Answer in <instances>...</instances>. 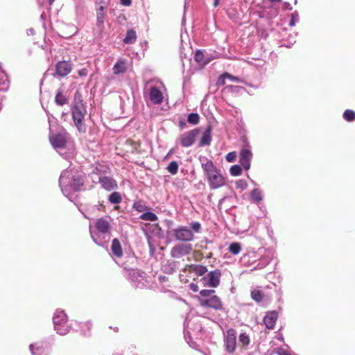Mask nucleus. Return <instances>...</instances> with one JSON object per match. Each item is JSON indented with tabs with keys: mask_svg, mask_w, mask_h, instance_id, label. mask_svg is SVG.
<instances>
[{
	"mask_svg": "<svg viewBox=\"0 0 355 355\" xmlns=\"http://www.w3.org/2000/svg\"><path fill=\"white\" fill-rule=\"evenodd\" d=\"M84 183L85 176L73 172L70 168L62 171L59 178V186L62 193L71 201L72 193L80 191Z\"/></svg>",
	"mask_w": 355,
	"mask_h": 355,
	"instance_id": "1",
	"label": "nucleus"
},
{
	"mask_svg": "<svg viewBox=\"0 0 355 355\" xmlns=\"http://www.w3.org/2000/svg\"><path fill=\"white\" fill-rule=\"evenodd\" d=\"M203 159L205 162L201 160L202 168L207 179L210 189L214 190L224 186L225 180L220 170L214 166L211 160L205 157Z\"/></svg>",
	"mask_w": 355,
	"mask_h": 355,
	"instance_id": "2",
	"label": "nucleus"
},
{
	"mask_svg": "<svg viewBox=\"0 0 355 355\" xmlns=\"http://www.w3.org/2000/svg\"><path fill=\"white\" fill-rule=\"evenodd\" d=\"M49 141L59 155L64 159L69 157L70 135L63 128H60L56 132H50Z\"/></svg>",
	"mask_w": 355,
	"mask_h": 355,
	"instance_id": "3",
	"label": "nucleus"
},
{
	"mask_svg": "<svg viewBox=\"0 0 355 355\" xmlns=\"http://www.w3.org/2000/svg\"><path fill=\"white\" fill-rule=\"evenodd\" d=\"M189 229L187 226H179L174 229L173 236L178 241L183 242L191 241L194 239L193 232L200 233L202 231L201 224L198 221H193L190 223Z\"/></svg>",
	"mask_w": 355,
	"mask_h": 355,
	"instance_id": "4",
	"label": "nucleus"
},
{
	"mask_svg": "<svg viewBox=\"0 0 355 355\" xmlns=\"http://www.w3.org/2000/svg\"><path fill=\"white\" fill-rule=\"evenodd\" d=\"M53 323L54 330L61 336L67 334L73 328L72 323L68 321L67 314L61 309L55 310L53 316Z\"/></svg>",
	"mask_w": 355,
	"mask_h": 355,
	"instance_id": "5",
	"label": "nucleus"
},
{
	"mask_svg": "<svg viewBox=\"0 0 355 355\" xmlns=\"http://www.w3.org/2000/svg\"><path fill=\"white\" fill-rule=\"evenodd\" d=\"M72 114V118L74 124L79 132H85L86 131V127L83 122L85 114V108L83 101L80 100L76 101L71 107Z\"/></svg>",
	"mask_w": 355,
	"mask_h": 355,
	"instance_id": "6",
	"label": "nucleus"
},
{
	"mask_svg": "<svg viewBox=\"0 0 355 355\" xmlns=\"http://www.w3.org/2000/svg\"><path fill=\"white\" fill-rule=\"evenodd\" d=\"M124 269L126 270V275L133 287L141 288L146 286V272L135 268L128 269L126 267H124Z\"/></svg>",
	"mask_w": 355,
	"mask_h": 355,
	"instance_id": "7",
	"label": "nucleus"
},
{
	"mask_svg": "<svg viewBox=\"0 0 355 355\" xmlns=\"http://www.w3.org/2000/svg\"><path fill=\"white\" fill-rule=\"evenodd\" d=\"M31 355H49L51 351V345L47 340H40L31 343L29 345Z\"/></svg>",
	"mask_w": 355,
	"mask_h": 355,
	"instance_id": "8",
	"label": "nucleus"
},
{
	"mask_svg": "<svg viewBox=\"0 0 355 355\" xmlns=\"http://www.w3.org/2000/svg\"><path fill=\"white\" fill-rule=\"evenodd\" d=\"M106 8L105 6L101 5L95 9L96 16L95 26L98 36L102 35L105 30V22L107 18Z\"/></svg>",
	"mask_w": 355,
	"mask_h": 355,
	"instance_id": "9",
	"label": "nucleus"
},
{
	"mask_svg": "<svg viewBox=\"0 0 355 355\" xmlns=\"http://www.w3.org/2000/svg\"><path fill=\"white\" fill-rule=\"evenodd\" d=\"M221 272L218 269L210 271L206 276L202 278L204 285H207L210 287L216 288L220 284V278Z\"/></svg>",
	"mask_w": 355,
	"mask_h": 355,
	"instance_id": "10",
	"label": "nucleus"
},
{
	"mask_svg": "<svg viewBox=\"0 0 355 355\" xmlns=\"http://www.w3.org/2000/svg\"><path fill=\"white\" fill-rule=\"evenodd\" d=\"M200 305L202 307H209L214 310L223 309V304L220 299L216 295H211L209 298L199 299Z\"/></svg>",
	"mask_w": 355,
	"mask_h": 355,
	"instance_id": "11",
	"label": "nucleus"
},
{
	"mask_svg": "<svg viewBox=\"0 0 355 355\" xmlns=\"http://www.w3.org/2000/svg\"><path fill=\"white\" fill-rule=\"evenodd\" d=\"M224 342L227 352L232 353L235 351L236 346V332L235 329H230L227 331Z\"/></svg>",
	"mask_w": 355,
	"mask_h": 355,
	"instance_id": "12",
	"label": "nucleus"
},
{
	"mask_svg": "<svg viewBox=\"0 0 355 355\" xmlns=\"http://www.w3.org/2000/svg\"><path fill=\"white\" fill-rule=\"evenodd\" d=\"M90 235L93 240V241L98 245L103 247V248H107L108 245V242L111 238L112 234H103V233H98V232H96L94 230H92L90 227Z\"/></svg>",
	"mask_w": 355,
	"mask_h": 355,
	"instance_id": "13",
	"label": "nucleus"
},
{
	"mask_svg": "<svg viewBox=\"0 0 355 355\" xmlns=\"http://www.w3.org/2000/svg\"><path fill=\"white\" fill-rule=\"evenodd\" d=\"M199 132V130L196 128L182 134L180 139V145L184 148L191 146L195 143Z\"/></svg>",
	"mask_w": 355,
	"mask_h": 355,
	"instance_id": "14",
	"label": "nucleus"
},
{
	"mask_svg": "<svg viewBox=\"0 0 355 355\" xmlns=\"http://www.w3.org/2000/svg\"><path fill=\"white\" fill-rule=\"evenodd\" d=\"M191 250V244H178L171 248V256L173 258H181L190 254Z\"/></svg>",
	"mask_w": 355,
	"mask_h": 355,
	"instance_id": "15",
	"label": "nucleus"
},
{
	"mask_svg": "<svg viewBox=\"0 0 355 355\" xmlns=\"http://www.w3.org/2000/svg\"><path fill=\"white\" fill-rule=\"evenodd\" d=\"M98 182L101 187L107 191H111L118 188L116 181L110 176H100L98 178Z\"/></svg>",
	"mask_w": 355,
	"mask_h": 355,
	"instance_id": "16",
	"label": "nucleus"
},
{
	"mask_svg": "<svg viewBox=\"0 0 355 355\" xmlns=\"http://www.w3.org/2000/svg\"><path fill=\"white\" fill-rule=\"evenodd\" d=\"M71 69L72 67L69 62L60 61L56 64L55 73H53V76L64 77L71 71Z\"/></svg>",
	"mask_w": 355,
	"mask_h": 355,
	"instance_id": "17",
	"label": "nucleus"
},
{
	"mask_svg": "<svg viewBox=\"0 0 355 355\" xmlns=\"http://www.w3.org/2000/svg\"><path fill=\"white\" fill-rule=\"evenodd\" d=\"M252 153L248 148H243L239 153V163L246 171L250 168Z\"/></svg>",
	"mask_w": 355,
	"mask_h": 355,
	"instance_id": "18",
	"label": "nucleus"
},
{
	"mask_svg": "<svg viewBox=\"0 0 355 355\" xmlns=\"http://www.w3.org/2000/svg\"><path fill=\"white\" fill-rule=\"evenodd\" d=\"M96 232L103 234H111V224L110 221L104 218H98L95 222Z\"/></svg>",
	"mask_w": 355,
	"mask_h": 355,
	"instance_id": "19",
	"label": "nucleus"
},
{
	"mask_svg": "<svg viewBox=\"0 0 355 355\" xmlns=\"http://www.w3.org/2000/svg\"><path fill=\"white\" fill-rule=\"evenodd\" d=\"M149 98L154 104H160L163 101V95L162 92L155 86L150 88Z\"/></svg>",
	"mask_w": 355,
	"mask_h": 355,
	"instance_id": "20",
	"label": "nucleus"
},
{
	"mask_svg": "<svg viewBox=\"0 0 355 355\" xmlns=\"http://www.w3.org/2000/svg\"><path fill=\"white\" fill-rule=\"evenodd\" d=\"M178 266V261L168 260L164 264L162 265V270L166 274L172 275L176 271Z\"/></svg>",
	"mask_w": 355,
	"mask_h": 355,
	"instance_id": "21",
	"label": "nucleus"
},
{
	"mask_svg": "<svg viewBox=\"0 0 355 355\" xmlns=\"http://www.w3.org/2000/svg\"><path fill=\"white\" fill-rule=\"evenodd\" d=\"M211 128L209 126L206 130L203 132L202 135L200 139L198 146L203 147L209 146L211 141Z\"/></svg>",
	"mask_w": 355,
	"mask_h": 355,
	"instance_id": "22",
	"label": "nucleus"
},
{
	"mask_svg": "<svg viewBox=\"0 0 355 355\" xmlns=\"http://www.w3.org/2000/svg\"><path fill=\"white\" fill-rule=\"evenodd\" d=\"M10 87V80L7 73L0 69V92H6Z\"/></svg>",
	"mask_w": 355,
	"mask_h": 355,
	"instance_id": "23",
	"label": "nucleus"
},
{
	"mask_svg": "<svg viewBox=\"0 0 355 355\" xmlns=\"http://www.w3.org/2000/svg\"><path fill=\"white\" fill-rule=\"evenodd\" d=\"M111 250L114 256L121 258L123 255L121 245L118 239H114L112 242Z\"/></svg>",
	"mask_w": 355,
	"mask_h": 355,
	"instance_id": "24",
	"label": "nucleus"
},
{
	"mask_svg": "<svg viewBox=\"0 0 355 355\" xmlns=\"http://www.w3.org/2000/svg\"><path fill=\"white\" fill-rule=\"evenodd\" d=\"M127 69V64L125 60H118L113 67V72L114 74H119L124 73Z\"/></svg>",
	"mask_w": 355,
	"mask_h": 355,
	"instance_id": "25",
	"label": "nucleus"
},
{
	"mask_svg": "<svg viewBox=\"0 0 355 355\" xmlns=\"http://www.w3.org/2000/svg\"><path fill=\"white\" fill-rule=\"evenodd\" d=\"M190 272L198 276H202L207 272V268L202 265L192 264L190 266Z\"/></svg>",
	"mask_w": 355,
	"mask_h": 355,
	"instance_id": "26",
	"label": "nucleus"
},
{
	"mask_svg": "<svg viewBox=\"0 0 355 355\" xmlns=\"http://www.w3.org/2000/svg\"><path fill=\"white\" fill-rule=\"evenodd\" d=\"M137 40V34L133 29L128 30L123 42L126 44H134Z\"/></svg>",
	"mask_w": 355,
	"mask_h": 355,
	"instance_id": "27",
	"label": "nucleus"
},
{
	"mask_svg": "<svg viewBox=\"0 0 355 355\" xmlns=\"http://www.w3.org/2000/svg\"><path fill=\"white\" fill-rule=\"evenodd\" d=\"M278 318V313L276 311H271L268 313V329H273Z\"/></svg>",
	"mask_w": 355,
	"mask_h": 355,
	"instance_id": "28",
	"label": "nucleus"
},
{
	"mask_svg": "<svg viewBox=\"0 0 355 355\" xmlns=\"http://www.w3.org/2000/svg\"><path fill=\"white\" fill-rule=\"evenodd\" d=\"M139 218L143 220H147L150 222H155L157 220L158 217L157 216L151 211H146L143 213L140 216Z\"/></svg>",
	"mask_w": 355,
	"mask_h": 355,
	"instance_id": "29",
	"label": "nucleus"
},
{
	"mask_svg": "<svg viewBox=\"0 0 355 355\" xmlns=\"http://www.w3.org/2000/svg\"><path fill=\"white\" fill-rule=\"evenodd\" d=\"M250 198L251 200L256 204L260 202L262 200L261 191L258 189H254L250 193Z\"/></svg>",
	"mask_w": 355,
	"mask_h": 355,
	"instance_id": "30",
	"label": "nucleus"
},
{
	"mask_svg": "<svg viewBox=\"0 0 355 355\" xmlns=\"http://www.w3.org/2000/svg\"><path fill=\"white\" fill-rule=\"evenodd\" d=\"M108 200L111 204L116 205L121 202L122 197L120 193L114 191L109 196Z\"/></svg>",
	"mask_w": 355,
	"mask_h": 355,
	"instance_id": "31",
	"label": "nucleus"
},
{
	"mask_svg": "<svg viewBox=\"0 0 355 355\" xmlns=\"http://www.w3.org/2000/svg\"><path fill=\"white\" fill-rule=\"evenodd\" d=\"M68 101L66 96L63 95L60 91H58L55 97V102L58 105H64Z\"/></svg>",
	"mask_w": 355,
	"mask_h": 355,
	"instance_id": "32",
	"label": "nucleus"
},
{
	"mask_svg": "<svg viewBox=\"0 0 355 355\" xmlns=\"http://www.w3.org/2000/svg\"><path fill=\"white\" fill-rule=\"evenodd\" d=\"M241 250V246L239 243L234 242L230 245L229 251L234 255L238 254Z\"/></svg>",
	"mask_w": 355,
	"mask_h": 355,
	"instance_id": "33",
	"label": "nucleus"
},
{
	"mask_svg": "<svg viewBox=\"0 0 355 355\" xmlns=\"http://www.w3.org/2000/svg\"><path fill=\"white\" fill-rule=\"evenodd\" d=\"M251 297L257 302H260L263 297V293L260 290H253L251 292Z\"/></svg>",
	"mask_w": 355,
	"mask_h": 355,
	"instance_id": "34",
	"label": "nucleus"
},
{
	"mask_svg": "<svg viewBox=\"0 0 355 355\" xmlns=\"http://www.w3.org/2000/svg\"><path fill=\"white\" fill-rule=\"evenodd\" d=\"M200 119L199 114L196 112L190 113L187 117V121L192 125H196L198 123Z\"/></svg>",
	"mask_w": 355,
	"mask_h": 355,
	"instance_id": "35",
	"label": "nucleus"
},
{
	"mask_svg": "<svg viewBox=\"0 0 355 355\" xmlns=\"http://www.w3.org/2000/svg\"><path fill=\"white\" fill-rule=\"evenodd\" d=\"M343 118L347 121H354L355 120V112L352 110H346L343 113Z\"/></svg>",
	"mask_w": 355,
	"mask_h": 355,
	"instance_id": "36",
	"label": "nucleus"
},
{
	"mask_svg": "<svg viewBox=\"0 0 355 355\" xmlns=\"http://www.w3.org/2000/svg\"><path fill=\"white\" fill-rule=\"evenodd\" d=\"M178 168L179 165L178 162L175 161H172L167 166V170L171 175H175L178 171Z\"/></svg>",
	"mask_w": 355,
	"mask_h": 355,
	"instance_id": "37",
	"label": "nucleus"
},
{
	"mask_svg": "<svg viewBox=\"0 0 355 355\" xmlns=\"http://www.w3.org/2000/svg\"><path fill=\"white\" fill-rule=\"evenodd\" d=\"M242 168L241 165L235 164L231 166L230 173L232 176H239L241 174Z\"/></svg>",
	"mask_w": 355,
	"mask_h": 355,
	"instance_id": "38",
	"label": "nucleus"
},
{
	"mask_svg": "<svg viewBox=\"0 0 355 355\" xmlns=\"http://www.w3.org/2000/svg\"><path fill=\"white\" fill-rule=\"evenodd\" d=\"M132 207L138 212H143L146 209V205L141 200L135 201Z\"/></svg>",
	"mask_w": 355,
	"mask_h": 355,
	"instance_id": "39",
	"label": "nucleus"
},
{
	"mask_svg": "<svg viewBox=\"0 0 355 355\" xmlns=\"http://www.w3.org/2000/svg\"><path fill=\"white\" fill-rule=\"evenodd\" d=\"M239 340L243 345H248L250 344V338L245 333H241L239 335Z\"/></svg>",
	"mask_w": 355,
	"mask_h": 355,
	"instance_id": "40",
	"label": "nucleus"
},
{
	"mask_svg": "<svg viewBox=\"0 0 355 355\" xmlns=\"http://www.w3.org/2000/svg\"><path fill=\"white\" fill-rule=\"evenodd\" d=\"M215 293L214 290H208V289H203L200 291V295L201 297L205 298H209L211 295H214L213 294Z\"/></svg>",
	"mask_w": 355,
	"mask_h": 355,
	"instance_id": "41",
	"label": "nucleus"
},
{
	"mask_svg": "<svg viewBox=\"0 0 355 355\" xmlns=\"http://www.w3.org/2000/svg\"><path fill=\"white\" fill-rule=\"evenodd\" d=\"M204 58V53L202 51L198 49L194 55V60L196 62H202Z\"/></svg>",
	"mask_w": 355,
	"mask_h": 355,
	"instance_id": "42",
	"label": "nucleus"
},
{
	"mask_svg": "<svg viewBox=\"0 0 355 355\" xmlns=\"http://www.w3.org/2000/svg\"><path fill=\"white\" fill-rule=\"evenodd\" d=\"M236 158V153L235 151L228 153L225 156V159L227 162H233Z\"/></svg>",
	"mask_w": 355,
	"mask_h": 355,
	"instance_id": "43",
	"label": "nucleus"
},
{
	"mask_svg": "<svg viewBox=\"0 0 355 355\" xmlns=\"http://www.w3.org/2000/svg\"><path fill=\"white\" fill-rule=\"evenodd\" d=\"M236 187L237 189H241V190H244L247 188L248 184L244 180H239L236 182Z\"/></svg>",
	"mask_w": 355,
	"mask_h": 355,
	"instance_id": "44",
	"label": "nucleus"
},
{
	"mask_svg": "<svg viewBox=\"0 0 355 355\" xmlns=\"http://www.w3.org/2000/svg\"><path fill=\"white\" fill-rule=\"evenodd\" d=\"M227 79V77L225 76V73H223L221 74L217 79L216 85L218 86H223L225 85V80Z\"/></svg>",
	"mask_w": 355,
	"mask_h": 355,
	"instance_id": "45",
	"label": "nucleus"
},
{
	"mask_svg": "<svg viewBox=\"0 0 355 355\" xmlns=\"http://www.w3.org/2000/svg\"><path fill=\"white\" fill-rule=\"evenodd\" d=\"M225 76L227 77V79H229L230 80H231L232 82L239 83L241 81V80L239 77L232 76V74H230L227 72H225Z\"/></svg>",
	"mask_w": 355,
	"mask_h": 355,
	"instance_id": "46",
	"label": "nucleus"
},
{
	"mask_svg": "<svg viewBox=\"0 0 355 355\" xmlns=\"http://www.w3.org/2000/svg\"><path fill=\"white\" fill-rule=\"evenodd\" d=\"M227 88H228L232 92H239L240 89H243V87L241 86H234V85H230L227 86Z\"/></svg>",
	"mask_w": 355,
	"mask_h": 355,
	"instance_id": "47",
	"label": "nucleus"
},
{
	"mask_svg": "<svg viewBox=\"0 0 355 355\" xmlns=\"http://www.w3.org/2000/svg\"><path fill=\"white\" fill-rule=\"evenodd\" d=\"M165 223L168 227V230H167V233L168 234L169 233V230L172 227L173 225V220H168V219H166L165 220Z\"/></svg>",
	"mask_w": 355,
	"mask_h": 355,
	"instance_id": "48",
	"label": "nucleus"
},
{
	"mask_svg": "<svg viewBox=\"0 0 355 355\" xmlns=\"http://www.w3.org/2000/svg\"><path fill=\"white\" fill-rule=\"evenodd\" d=\"M190 289L193 292H198V286L195 283H191L189 284Z\"/></svg>",
	"mask_w": 355,
	"mask_h": 355,
	"instance_id": "49",
	"label": "nucleus"
},
{
	"mask_svg": "<svg viewBox=\"0 0 355 355\" xmlns=\"http://www.w3.org/2000/svg\"><path fill=\"white\" fill-rule=\"evenodd\" d=\"M78 74L80 76H86L87 75V69L85 68L81 69L78 71Z\"/></svg>",
	"mask_w": 355,
	"mask_h": 355,
	"instance_id": "50",
	"label": "nucleus"
},
{
	"mask_svg": "<svg viewBox=\"0 0 355 355\" xmlns=\"http://www.w3.org/2000/svg\"><path fill=\"white\" fill-rule=\"evenodd\" d=\"M158 279L160 283H164L168 280V277L164 275H160Z\"/></svg>",
	"mask_w": 355,
	"mask_h": 355,
	"instance_id": "51",
	"label": "nucleus"
},
{
	"mask_svg": "<svg viewBox=\"0 0 355 355\" xmlns=\"http://www.w3.org/2000/svg\"><path fill=\"white\" fill-rule=\"evenodd\" d=\"M121 3L125 6H128L131 4V0H121Z\"/></svg>",
	"mask_w": 355,
	"mask_h": 355,
	"instance_id": "52",
	"label": "nucleus"
},
{
	"mask_svg": "<svg viewBox=\"0 0 355 355\" xmlns=\"http://www.w3.org/2000/svg\"><path fill=\"white\" fill-rule=\"evenodd\" d=\"M184 338L186 340V341L189 343V340H191V335L189 332L186 331L184 330Z\"/></svg>",
	"mask_w": 355,
	"mask_h": 355,
	"instance_id": "53",
	"label": "nucleus"
},
{
	"mask_svg": "<svg viewBox=\"0 0 355 355\" xmlns=\"http://www.w3.org/2000/svg\"><path fill=\"white\" fill-rule=\"evenodd\" d=\"M279 355H291L287 351L284 349H279L278 351Z\"/></svg>",
	"mask_w": 355,
	"mask_h": 355,
	"instance_id": "54",
	"label": "nucleus"
},
{
	"mask_svg": "<svg viewBox=\"0 0 355 355\" xmlns=\"http://www.w3.org/2000/svg\"><path fill=\"white\" fill-rule=\"evenodd\" d=\"M272 14L271 16H276L277 15L278 10L277 8H274L271 10Z\"/></svg>",
	"mask_w": 355,
	"mask_h": 355,
	"instance_id": "55",
	"label": "nucleus"
},
{
	"mask_svg": "<svg viewBox=\"0 0 355 355\" xmlns=\"http://www.w3.org/2000/svg\"><path fill=\"white\" fill-rule=\"evenodd\" d=\"M28 35H34L35 34V31L33 28H30L28 30Z\"/></svg>",
	"mask_w": 355,
	"mask_h": 355,
	"instance_id": "56",
	"label": "nucleus"
},
{
	"mask_svg": "<svg viewBox=\"0 0 355 355\" xmlns=\"http://www.w3.org/2000/svg\"><path fill=\"white\" fill-rule=\"evenodd\" d=\"M219 1H220V0H214V7H217V6H218V4H219Z\"/></svg>",
	"mask_w": 355,
	"mask_h": 355,
	"instance_id": "57",
	"label": "nucleus"
},
{
	"mask_svg": "<svg viewBox=\"0 0 355 355\" xmlns=\"http://www.w3.org/2000/svg\"><path fill=\"white\" fill-rule=\"evenodd\" d=\"M266 322H267V320H266V314L263 317V324L266 326Z\"/></svg>",
	"mask_w": 355,
	"mask_h": 355,
	"instance_id": "58",
	"label": "nucleus"
},
{
	"mask_svg": "<svg viewBox=\"0 0 355 355\" xmlns=\"http://www.w3.org/2000/svg\"><path fill=\"white\" fill-rule=\"evenodd\" d=\"M184 125H185V123L184 121H180V126L181 128H184Z\"/></svg>",
	"mask_w": 355,
	"mask_h": 355,
	"instance_id": "59",
	"label": "nucleus"
},
{
	"mask_svg": "<svg viewBox=\"0 0 355 355\" xmlns=\"http://www.w3.org/2000/svg\"><path fill=\"white\" fill-rule=\"evenodd\" d=\"M86 326L88 327V329H89L92 326V324L90 322H87V324H86Z\"/></svg>",
	"mask_w": 355,
	"mask_h": 355,
	"instance_id": "60",
	"label": "nucleus"
},
{
	"mask_svg": "<svg viewBox=\"0 0 355 355\" xmlns=\"http://www.w3.org/2000/svg\"><path fill=\"white\" fill-rule=\"evenodd\" d=\"M173 153V149L172 148V149H171V150H169V152L168 153L167 156H168V155H171Z\"/></svg>",
	"mask_w": 355,
	"mask_h": 355,
	"instance_id": "61",
	"label": "nucleus"
},
{
	"mask_svg": "<svg viewBox=\"0 0 355 355\" xmlns=\"http://www.w3.org/2000/svg\"><path fill=\"white\" fill-rule=\"evenodd\" d=\"M54 1H55V0H49V3H50L51 5H52V4L53 3Z\"/></svg>",
	"mask_w": 355,
	"mask_h": 355,
	"instance_id": "62",
	"label": "nucleus"
},
{
	"mask_svg": "<svg viewBox=\"0 0 355 355\" xmlns=\"http://www.w3.org/2000/svg\"><path fill=\"white\" fill-rule=\"evenodd\" d=\"M103 3V1H102L101 0V1H100V0H97V1H96V3H99V4H101V3Z\"/></svg>",
	"mask_w": 355,
	"mask_h": 355,
	"instance_id": "63",
	"label": "nucleus"
},
{
	"mask_svg": "<svg viewBox=\"0 0 355 355\" xmlns=\"http://www.w3.org/2000/svg\"><path fill=\"white\" fill-rule=\"evenodd\" d=\"M113 355H119V354H113Z\"/></svg>",
	"mask_w": 355,
	"mask_h": 355,
	"instance_id": "64",
	"label": "nucleus"
}]
</instances>
